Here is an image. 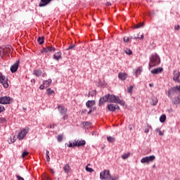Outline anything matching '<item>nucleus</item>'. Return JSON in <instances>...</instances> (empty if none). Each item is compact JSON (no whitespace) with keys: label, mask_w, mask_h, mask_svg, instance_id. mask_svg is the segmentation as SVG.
Wrapping results in <instances>:
<instances>
[{"label":"nucleus","mask_w":180,"mask_h":180,"mask_svg":"<svg viewBox=\"0 0 180 180\" xmlns=\"http://www.w3.org/2000/svg\"><path fill=\"white\" fill-rule=\"evenodd\" d=\"M164 69L161 67L153 69L150 71L151 74H153L154 75H156L157 74H160V72H162V70Z\"/></svg>","instance_id":"a211bd4d"},{"label":"nucleus","mask_w":180,"mask_h":180,"mask_svg":"<svg viewBox=\"0 0 180 180\" xmlns=\"http://www.w3.org/2000/svg\"><path fill=\"white\" fill-rule=\"evenodd\" d=\"M119 175H114L112 177L110 176V180H119Z\"/></svg>","instance_id":"c9c22d12"},{"label":"nucleus","mask_w":180,"mask_h":180,"mask_svg":"<svg viewBox=\"0 0 180 180\" xmlns=\"http://www.w3.org/2000/svg\"><path fill=\"white\" fill-rule=\"evenodd\" d=\"M0 84H2L4 88H9V83H8V78L5 77L2 75V73L0 72Z\"/></svg>","instance_id":"6e6552de"},{"label":"nucleus","mask_w":180,"mask_h":180,"mask_svg":"<svg viewBox=\"0 0 180 180\" xmlns=\"http://www.w3.org/2000/svg\"><path fill=\"white\" fill-rule=\"evenodd\" d=\"M135 74H136V77H139V75H140V74H141V68H138L135 70Z\"/></svg>","instance_id":"c85d7f7f"},{"label":"nucleus","mask_w":180,"mask_h":180,"mask_svg":"<svg viewBox=\"0 0 180 180\" xmlns=\"http://www.w3.org/2000/svg\"><path fill=\"white\" fill-rule=\"evenodd\" d=\"M158 103V100L153 101V105L155 106Z\"/></svg>","instance_id":"3c124183"},{"label":"nucleus","mask_w":180,"mask_h":180,"mask_svg":"<svg viewBox=\"0 0 180 180\" xmlns=\"http://www.w3.org/2000/svg\"><path fill=\"white\" fill-rule=\"evenodd\" d=\"M12 49V46L7 45L3 46L1 48L0 54L2 56H8L11 53V50Z\"/></svg>","instance_id":"39448f33"},{"label":"nucleus","mask_w":180,"mask_h":180,"mask_svg":"<svg viewBox=\"0 0 180 180\" xmlns=\"http://www.w3.org/2000/svg\"><path fill=\"white\" fill-rule=\"evenodd\" d=\"M131 39H134L133 37H129V40H131Z\"/></svg>","instance_id":"338daca9"},{"label":"nucleus","mask_w":180,"mask_h":180,"mask_svg":"<svg viewBox=\"0 0 180 180\" xmlns=\"http://www.w3.org/2000/svg\"><path fill=\"white\" fill-rule=\"evenodd\" d=\"M86 112H88V110H86V109H83L82 111V113L85 115V113H86Z\"/></svg>","instance_id":"4d7b16f0"},{"label":"nucleus","mask_w":180,"mask_h":180,"mask_svg":"<svg viewBox=\"0 0 180 180\" xmlns=\"http://www.w3.org/2000/svg\"><path fill=\"white\" fill-rule=\"evenodd\" d=\"M174 180H180L179 179H174Z\"/></svg>","instance_id":"774afa93"},{"label":"nucleus","mask_w":180,"mask_h":180,"mask_svg":"<svg viewBox=\"0 0 180 180\" xmlns=\"http://www.w3.org/2000/svg\"><path fill=\"white\" fill-rule=\"evenodd\" d=\"M47 95H51V94H54V90H51V89H46Z\"/></svg>","instance_id":"f704fd0d"},{"label":"nucleus","mask_w":180,"mask_h":180,"mask_svg":"<svg viewBox=\"0 0 180 180\" xmlns=\"http://www.w3.org/2000/svg\"><path fill=\"white\" fill-rule=\"evenodd\" d=\"M58 110L60 112V115H65L68 112V109L64 107V105H58Z\"/></svg>","instance_id":"9b49d317"},{"label":"nucleus","mask_w":180,"mask_h":180,"mask_svg":"<svg viewBox=\"0 0 180 180\" xmlns=\"http://www.w3.org/2000/svg\"><path fill=\"white\" fill-rule=\"evenodd\" d=\"M83 124H84V127H86V126H91V122H83Z\"/></svg>","instance_id":"de8ad7c7"},{"label":"nucleus","mask_w":180,"mask_h":180,"mask_svg":"<svg viewBox=\"0 0 180 180\" xmlns=\"http://www.w3.org/2000/svg\"><path fill=\"white\" fill-rule=\"evenodd\" d=\"M134 88V86H130L129 87H128V90H127L128 94H131V92H133Z\"/></svg>","instance_id":"4c0bfd02"},{"label":"nucleus","mask_w":180,"mask_h":180,"mask_svg":"<svg viewBox=\"0 0 180 180\" xmlns=\"http://www.w3.org/2000/svg\"><path fill=\"white\" fill-rule=\"evenodd\" d=\"M110 5H112V4H110V2H107L106 3V6H110Z\"/></svg>","instance_id":"680f3d73"},{"label":"nucleus","mask_w":180,"mask_h":180,"mask_svg":"<svg viewBox=\"0 0 180 180\" xmlns=\"http://www.w3.org/2000/svg\"><path fill=\"white\" fill-rule=\"evenodd\" d=\"M74 47H75V44H72L70 46H69L66 50L68 51V50H72V49H74Z\"/></svg>","instance_id":"c03bdc74"},{"label":"nucleus","mask_w":180,"mask_h":180,"mask_svg":"<svg viewBox=\"0 0 180 180\" xmlns=\"http://www.w3.org/2000/svg\"><path fill=\"white\" fill-rule=\"evenodd\" d=\"M85 144H86L85 140H77L75 143H74V146H76V147H84Z\"/></svg>","instance_id":"dca6fc26"},{"label":"nucleus","mask_w":180,"mask_h":180,"mask_svg":"<svg viewBox=\"0 0 180 180\" xmlns=\"http://www.w3.org/2000/svg\"><path fill=\"white\" fill-rule=\"evenodd\" d=\"M149 86L152 87V86H153V84H151V83H150V84H149Z\"/></svg>","instance_id":"69168bd1"},{"label":"nucleus","mask_w":180,"mask_h":180,"mask_svg":"<svg viewBox=\"0 0 180 180\" xmlns=\"http://www.w3.org/2000/svg\"><path fill=\"white\" fill-rule=\"evenodd\" d=\"M160 131H161V130H160V128H157V129H155V131H156V132H159V133H160Z\"/></svg>","instance_id":"e2e57ef3"},{"label":"nucleus","mask_w":180,"mask_h":180,"mask_svg":"<svg viewBox=\"0 0 180 180\" xmlns=\"http://www.w3.org/2000/svg\"><path fill=\"white\" fill-rule=\"evenodd\" d=\"M86 171L87 172H94V169L89 167L88 166L86 167Z\"/></svg>","instance_id":"58836bf2"},{"label":"nucleus","mask_w":180,"mask_h":180,"mask_svg":"<svg viewBox=\"0 0 180 180\" xmlns=\"http://www.w3.org/2000/svg\"><path fill=\"white\" fill-rule=\"evenodd\" d=\"M107 109L109 112H115V105L114 104H108L107 105Z\"/></svg>","instance_id":"5701e85b"},{"label":"nucleus","mask_w":180,"mask_h":180,"mask_svg":"<svg viewBox=\"0 0 180 180\" xmlns=\"http://www.w3.org/2000/svg\"><path fill=\"white\" fill-rule=\"evenodd\" d=\"M15 178H17L18 180H25V179H23V177L20 176L18 174L15 175Z\"/></svg>","instance_id":"49530a36"},{"label":"nucleus","mask_w":180,"mask_h":180,"mask_svg":"<svg viewBox=\"0 0 180 180\" xmlns=\"http://www.w3.org/2000/svg\"><path fill=\"white\" fill-rule=\"evenodd\" d=\"M173 105H180V96L178 94L175 97L171 99Z\"/></svg>","instance_id":"4468645a"},{"label":"nucleus","mask_w":180,"mask_h":180,"mask_svg":"<svg viewBox=\"0 0 180 180\" xmlns=\"http://www.w3.org/2000/svg\"><path fill=\"white\" fill-rule=\"evenodd\" d=\"M119 96H115L113 94H107L101 98H100L98 101L99 106H102L105 102H110V103H116Z\"/></svg>","instance_id":"f257e3e1"},{"label":"nucleus","mask_w":180,"mask_h":180,"mask_svg":"<svg viewBox=\"0 0 180 180\" xmlns=\"http://www.w3.org/2000/svg\"><path fill=\"white\" fill-rule=\"evenodd\" d=\"M107 141H108V143H115V138L112 136H108Z\"/></svg>","instance_id":"7c9ffc66"},{"label":"nucleus","mask_w":180,"mask_h":180,"mask_svg":"<svg viewBox=\"0 0 180 180\" xmlns=\"http://www.w3.org/2000/svg\"><path fill=\"white\" fill-rule=\"evenodd\" d=\"M57 140H58V143H61V141H63V135L62 134H59L57 136Z\"/></svg>","instance_id":"e433bc0d"},{"label":"nucleus","mask_w":180,"mask_h":180,"mask_svg":"<svg viewBox=\"0 0 180 180\" xmlns=\"http://www.w3.org/2000/svg\"><path fill=\"white\" fill-rule=\"evenodd\" d=\"M5 112V107L4 105H0V113Z\"/></svg>","instance_id":"09e8293b"},{"label":"nucleus","mask_w":180,"mask_h":180,"mask_svg":"<svg viewBox=\"0 0 180 180\" xmlns=\"http://www.w3.org/2000/svg\"><path fill=\"white\" fill-rule=\"evenodd\" d=\"M148 131H150V129H146L145 130V133H148Z\"/></svg>","instance_id":"0e129e2a"},{"label":"nucleus","mask_w":180,"mask_h":180,"mask_svg":"<svg viewBox=\"0 0 180 180\" xmlns=\"http://www.w3.org/2000/svg\"><path fill=\"white\" fill-rule=\"evenodd\" d=\"M8 141L9 144H12L13 143H15V141H16V139L15 138V136H13V138L10 137Z\"/></svg>","instance_id":"2f4dec72"},{"label":"nucleus","mask_w":180,"mask_h":180,"mask_svg":"<svg viewBox=\"0 0 180 180\" xmlns=\"http://www.w3.org/2000/svg\"><path fill=\"white\" fill-rule=\"evenodd\" d=\"M39 44L41 45L44 43V37H39L37 39Z\"/></svg>","instance_id":"b1692460"},{"label":"nucleus","mask_w":180,"mask_h":180,"mask_svg":"<svg viewBox=\"0 0 180 180\" xmlns=\"http://www.w3.org/2000/svg\"><path fill=\"white\" fill-rule=\"evenodd\" d=\"M31 82L32 84H36V79H31Z\"/></svg>","instance_id":"052dcab7"},{"label":"nucleus","mask_w":180,"mask_h":180,"mask_svg":"<svg viewBox=\"0 0 180 180\" xmlns=\"http://www.w3.org/2000/svg\"><path fill=\"white\" fill-rule=\"evenodd\" d=\"M173 75V81H174V82H177V84H180V72L178 70H174Z\"/></svg>","instance_id":"9d476101"},{"label":"nucleus","mask_w":180,"mask_h":180,"mask_svg":"<svg viewBox=\"0 0 180 180\" xmlns=\"http://www.w3.org/2000/svg\"><path fill=\"white\" fill-rule=\"evenodd\" d=\"M51 1H53V0H41L39 4V8H43L44 6H47V5H49V4H50V2Z\"/></svg>","instance_id":"2eb2a0df"},{"label":"nucleus","mask_w":180,"mask_h":180,"mask_svg":"<svg viewBox=\"0 0 180 180\" xmlns=\"http://www.w3.org/2000/svg\"><path fill=\"white\" fill-rule=\"evenodd\" d=\"M29 155V152L27 151H24L22 153V158H25V157H26V155Z\"/></svg>","instance_id":"a18cd8bd"},{"label":"nucleus","mask_w":180,"mask_h":180,"mask_svg":"<svg viewBox=\"0 0 180 180\" xmlns=\"http://www.w3.org/2000/svg\"><path fill=\"white\" fill-rule=\"evenodd\" d=\"M118 78L120 81H126L127 78V73L120 72L118 73Z\"/></svg>","instance_id":"f3484780"},{"label":"nucleus","mask_w":180,"mask_h":180,"mask_svg":"<svg viewBox=\"0 0 180 180\" xmlns=\"http://www.w3.org/2000/svg\"><path fill=\"white\" fill-rule=\"evenodd\" d=\"M68 147H69L70 148H71L72 147H77V146L72 145V143L69 142V144H68Z\"/></svg>","instance_id":"8fccbe9b"},{"label":"nucleus","mask_w":180,"mask_h":180,"mask_svg":"<svg viewBox=\"0 0 180 180\" xmlns=\"http://www.w3.org/2000/svg\"><path fill=\"white\" fill-rule=\"evenodd\" d=\"M129 157H130V153H124V155H122L121 156V158H122V160H127V158H129Z\"/></svg>","instance_id":"c756f323"},{"label":"nucleus","mask_w":180,"mask_h":180,"mask_svg":"<svg viewBox=\"0 0 180 180\" xmlns=\"http://www.w3.org/2000/svg\"><path fill=\"white\" fill-rule=\"evenodd\" d=\"M63 169L66 174H68L70 172V165H65V167H63Z\"/></svg>","instance_id":"cd10ccee"},{"label":"nucleus","mask_w":180,"mask_h":180,"mask_svg":"<svg viewBox=\"0 0 180 180\" xmlns=\"http://www.w3.org/2000/svg\"><path fill=\"white\" fill-rule=\"evenodd\" d=\"M49 51L54 53L56 51V48L53 46H46L42 49L41 53H49Z\"/></svg>","instance_id":"ddd939ff"},{"label":"nucleus","mask_w":180,"mask_h":180,"mask_svg":"<svg viewBox=\"0 0 180 180\" xmlns=\"http://www.w3.org/2000/svg\"><path fill=\"white\" fill-rule=\"evenodd\" d=\"M167 119V116L165 115H162L160 117V123H164V122H165Z\"/></svg>","instance_id":"a878e982"},{"label":"nucleus","mask_w":180,"mask_h":180,"mask_svg":"<svg viewBox=\"0 0 180 180\" xmlns=\"http://www.w3.org/2000/svg\"><path fill=\"white\" fill-rule=\"evenodd\" d=\"M18 68H19V60H17L13 65H11L10 70L11 72L15 73L18 71Z\"/></svg>","instance_id":"f8f14e48"},{"label":"nucleus","mask_w":180,"mask_h":180,"mask_svg":"<svg viewBox=\"0 0 180 180\" xmlns=\"http://www.w3.org/2000/svg\"><path fill=\"white\" fill-rule=\"evenodd\" d=\"M51 82H52L51 79H49L48 80H44L43 82V84L44 85V86L46 88H49V86H50V85H51Z\"/></svg>","instance_id":"4be33fe9"},{"label":"nucleus","mask_w":180,"mask_h":180,"mask_svg":"<svg viewBox=\"0 0 180 180\" xmlns=\"http://www.w3.org/2000/svg\"><path fill=\"white\" fill-rule=\"evenodd\" d=\"M94 105H95V101H88L86 103V108H88L89 109L92 108V106H94Z\"/></svg>","instance_id":"412c9836"},{"label":"nucleus","mask_w":180,"mask_h":180,"mask_svg":"<svg viewBox=\"0 0 180 180\" xmlns=\"http://www.w3.org/2000/svg\"><path fill=\"white\" fill-rule=\"evenodd\" d=\"M149 60V68L157 67V65L161 64V59L160 58V56L157 53L151 55Z\"/></svg>","instance_id":"7ed1b4c3"},{"label":"nucleus","mask_w":180,"mask_h":180,"mask_svg":"<svg viewBox=\"0 0 180 180\" xmlns=\"http://www.w3.org/2000/svg\"><path fill=\"white\" fill-rule=\"evenodd\" d=\"M125 52L126 54H128V56H131V54L133 53V51H131L130 49H127Z\"/></svg>","instance_id":"79ce46f5"},{"label":"nucleus","mask_w":180,"mask_h":180,"mask_svg":"<svg viewBox=\"0 0 180 180\" xmlns=\"http://www.w3.org/2000/svg\"><path fill=\"white\" fill-rule=\"evenodd\" d=\"M95 95H96V90H91L89 91L88 97L89 98V96L94 97L95 96Z\"/></svg>","instance_id":"393cba45"},{"label":"nucleus","mask_w":180,"mask_h":180,"mask_svg":"<svg viewBox=\"0 0 180 180\" xmlns=\"http://www.w3.org/2000/svg\"><path fill=\"white\" fill-rule=\"evenodd\" d=\"M49 154H50V151H49V150H46V161H48V162H50V155H49Z\"/></svg>","instance_id":"473e14b6"},{"label":"nucleus","mask_w":180,"mask_h":180,"mask_svg":"<svg viewBox=\"0 0 180 180\" xmlns=\"http://www.w3.org/2000/svg\"><path fill=\"white\" fill-rule=\"evenodd\" d=\"M110 172L108 169L102 171L100 173V179L101 180H110Z\"/></svg>","instance_id":"20e7f679"},{"label":"nucleus","mask_w":180,"mask_h":180,"mask_svg":"<svg viewBox=\"0 0 180 180\" xmlns=\"http://www.w3.org/2000/svg\"><path fill=\"white\" fill-rule=\"evenodd\" d=\"M159 136H164V132H162V131H159Z\"/></svg>","instance_id":"13d9d810"},{"label":"nucleus","mask_w":180,"mask_h":180,"mask_svg":"<svg viewBox=\"0 0 180 180\" xmlns=\"http://www.w3.org/2000/svg\"><path fill=\"white\" fill-rule=\"evenodd\" d=\"M114 108H115V110H119V109H120V107L117 105H114Z\"/></svg>","instance_id":"864d4df0"},{"label":"nucleus","mask_w":180,"mask_h":180,"mask_svg":"<svg viewBox=\"0 0 180 180\" xmlns=\"http://www.w3.org/2000/svg\"><path fill=\"white\" fill-rule=\"evenodd\" d=\"M43 74V72L41 70H33V75H35V77H40Z\"/></svg>","instance_id":"aec40b11"},{"label":"nucleus","mask_w":180,"mask_h":180,"mask_svg":"<svg viewBox=\"0 0 180 180\" xmlns=\"http://www.w3.org/2000/svg\"><path fill=\"white\" fill-rule=\"evenodd\" d=\"M137 39L139 40H143V39H144V34H141V37H137Z\"/></svg>","instance_id":"603ef678"},{"label":"nucleus","mask_w":180,"mask_h":180,"mask_svg":"<svg viewBox=\"0 0 180 180\" xmlns=\"http://www.w3.org/2000/svg\"><path fill=\"white\" fill-rule=\"evenodd\" d=\"M169 99H172L177 95H180V85L171 87L165 92Z\"/></svg>","instance_id":"f03ea898"},{"label":"nucleus","mask_w":180,"mask_h":180,"mask_svg":"<svg viewBox=\"0 0 180 180\" xmlns=\"http://www.w3.org/2000/svg\"><path fill=\"white\" fill-rule=\"evenodd\" d=\"M91 113H92V108H90V110L87 112V115H91Z\"/></svg>","instance_id":"bf43d9fd"},{"label":"nucleus","mask_w":180,"mask_h":180,"mask_svg":"<svg viewBox=\"0 0 180 180\" xmlns=\"http://www.w3.org/2000/svg\"><path fill=\"white\" fill-rule=\"evenodd\" d=\"M123 40H124V43H129V41H130V37H124L123 38Z\"/></svg>","instance_id":"a19ab883"},{"label":"nucleus","mask_w":180,"mask_h":180,"mask_svg":"<svg viewBox=\"0 0 180 180\" xmlns=\"http://www.w3.org/2000/svg\"><path fill=\"white\" fill-rule=\"evenodd\" d=\"M6 122V118L5 117H0V123L1 124H4V123H5Z\"/></svg>","instance_id":"ea45409f"},{"label":"nucleus","mask_w":180,"mask_h":180,"mask_svg":"<svg viewBox=\"0 0 180 180\" xmlns=\"http://www.w3.org/2000/svg\"><path fill=\"white\" fill-rule=\"evenodd\" d=\"M154 160H155V155H152L150 156L143 157L141 160V164H148L149 162H153V161H154Z\"/></svg>","instance_id":"423d86ee"},{"label":"nucleus","mask_w":180,"mask_h":180,"mask_svg":"<svg viewBox=\"0 0 180 180\" xmlns=\"http://www.w3.org/2000/svg\"><path fill=\"white\" fill-rule=\"evenodd\" d=\"M29 133V128L22 129L18 134L17 139L18 140H23L24 137H26V134Z\"/></svg>","instance_id":"0eeeda50"},{"label":"nucleus","mask_w":180,"mask_h":180,"mask_svg":"<svg viewBox=\"0 0 180 180\" xmlns=\"http://www.w3.org/2000/svg\"><path fill=\"white\" fill-rule=\"evenodd\" d=\"M44 88H46V86H44V84H42L39 86V89H41V90L44 89Z\"/></svg>","instance_id":"5fc2aeb1"},{"label":"nucleus","mask_w":180,"mask_h":180,"mask_svg":"<svg viewBox=\"0 0 180 180\" xmlns=\"http://www.w3.org/2000/svg\"><path fill=\"white\" fill-rule=\"evenodd\" d=\"M61 52H57L54 54L53 56V60H56V61H58V60H61V56H62Z\"/></svg>","instance_id":"6ab92c4d"},{"label":"nucleus","mask_w":180,"mask_h":180,"mask_svg":"<svg viewBox=\"0 0 180 180\" xmlns=\"http://www.w3.org/2000/svg\"><path fill=\"white\" fill-rule=\"evenodd\" d=\"M119 103V105H121L122 106H124V101H123V100H121L119 97H118V98H117V101H116V103Z\"/></svg>","instance_id":"bb28decb"},{"label":"nucleus","mask_w":180,"mask_h":180,"mask_svg":"<svg viewBox=\"0 0 180 180\" xmlns=\"http://www.w3.org/2000/svg\"><path fill=\"white\" fill-rule=\"evenodd\" d=\"M144 26L143 22H139L135 26V29H140V27H143Z\"/></svg>","instance_id":"72a5a7b5"},{"label":"nucleus","mask_w":180,"mask_h":180,"mask_svg":"<svg viewBox=\"0 0 180 180\" xmlns=\"http://www.w3.org/2000/svg\"><path fill=\"white\" fill-rule=\"evenodd\" d=\"M63 117H62V120H67V119H68V115L66 114H63L62 115Z\"/></svg>","instance_id":"37998d69"},{"label":"nucleus","mask_w":180,"mask_h":180,"mask_svg":"<svg viewBox=\"0 0 180 180\" xmlns=\"http://www.w3.org/2000/svg\"><path fill=\"white\" fill-rule=\"evenodd\" d=\"M11 101H12V98L9 96H1L0 97V103L1 105H10Z\"/></svg>","instance_id":"1a4fd4ad"},{"label":"nucleus","mask_w":180,"mask_h":180,"mask_svg":"<svg viewBox=\"0 0 180 180\" xmlns=\"http://www.w3.org/2000/svg\"><path fill=\"white\" fill-rule=\"evenodd\" d=\"M174 29H175L176 30H179V29H180L179 25H176V26L174 27Z\"/></svg>","instance_id":"6e6d98bb"}]
</instances>
